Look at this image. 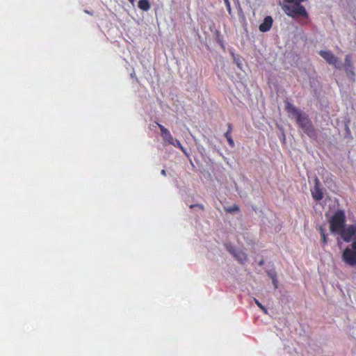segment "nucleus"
<instances>
[{
    "mask_svg": "<svg viewBox=\"0 0 356 356\" xmlns=\"http://www.w3.org/2000/svg\"><path fill=\"white\" fill-rule=\"evenodd\" d=\"M346 217L344 211L339 209L329 220L330 230L334 234L340 235L346 243H350L356 236V224L346 225Z\"/></svg>",
    "mask_w": 356,
    "mask_h": 356,
    "instance_id": "f257e3e1",
    "label": "nucleus"
},
{
    "mask_svg": "<svg viewBox=\"0 0 356 356\" xmlns=\"http://www.w3.org/2000/svg\"><path fill=\"white\" fill-rule=\"evenodd\" d=\"M286 112L296 118L298 125L309 138H316V133L312 121L305 113L298 110L291 103L287 102L285 105Z\"/></svg>",
    "mask_w": 356,
    "mask_h": 356,
    "instance_id": "f03ea898",
    "label": "nucleus"
},
{
    "mask_svg": "<svg viewBox=\"0 0 356 356\" xmlns=\"http://www.w3.org/2000/svg\"><path fill=\"white\" fill-rule=\"evenodd\" d=\"M306 0H284V3L288 4H283L282 8L284 12L289 17L293 18L302 16L305 18L308 17V13L305 8L301 5V2Z\"/></svg>",
    "mask_w": 356,
    "mask_h": 356,
    "instance_id": "7ed1b4c3",
    "label": "nucleus"
},
{
    "mask_svg": "<svg viewBox=\"0 0 356 356\" xmlns=\"http://www.w3.org/2000/svg\"><path fill=\"white\" fill-rule=\"evenodd\" d=\"M342 261L348 266H356V236H355L350 247H346L341 254Z\"/></svg>",
    "mask_w": 356,
    "mask_h": 356,
    "instance_id": "20e7f679",
    "label": "nucleus"
},
{
    "mask_svg": "<svg viewBox=\"0 0 356 356\" xmlns=\"http://www.w3.org/2000/svg\"><path fill=\"white\" fill-rule=\"evenodd\" d=\"M319 54L330 65H333L336 68L340 69L342 66L341 63L330 51H321Z\"/></svg>",
    "mask_w": 356,
    "mask_h": 356,
    "instance_id": "39448f33",
    "label": "nucleus"
},
{
    "mask_svg": "<svg viewBox=\"0 0 356 356\" xmlns=\"http://www.w3.org/2000/svg\"><path fill=\"white\" fill-rule=\"evenodd\" d=\"M320 181L318 177L314 179V186L311 189V193L313 198L316 201H320L323 198V193L320 187Z\"/></svg>",
    "mask_w": 356,
    "mask_h": 356,
    "instance_id": "423d86ee",
    "label": "nucleus"
},
{
    "mask_svg": "<svg viewBox=\"0 0 356 356\" xmlns=\"http://www.w3.org/2000/svg\"><path fill=\"white\" fill-rule=\"evenodd\" d=\"M273 19L272 18L271 16H266L263 22L259 25V30L261 31V32H267L268 31L272 26H273Z\"/></svg>",
    "mask_w": 356,
    "mask_h": 356,
    "instance_id": "0eeeda50",
    "label": "nucleus"
},
{
    "mask_svg": "<svg viewBox=\"0 0 356 356\" xmlns=\"http://www.w3.org/2000/svg\"><path fill=\"white\" fill-rule=\"evenodd\" d=\"M344 67L345 70L348 76L353 77L355 75L354 71H353V65L351 60V56L350 55H346L345 57V62H344Z\"/></svg>",
    "mask_w": 356,
    "mask_h": 356,
    "instance_id": "6e6552de",
    "label": "nucleus"
},
{
    "mask_svg": "<svg viewBox=\"0 0 356 356\" xmlns=\"http://www.w3.org/2000/svg\"><path fill=\"white\" fill-rule=\"evenodd\" d=\"M159 128L161 131V136L162 138L170 143L174 138L171 135L170 132L168 129H167L164 126L161 124L157 123Z\"/></svg>",
    "mask_w": 356,
    "mask_h": 356,
    "instance_id": "1a4fd4ad",
    "label": "nucleus"
},
{
    "mask_svg": "<svg viewBox=\"0 0 356 356\" xmlns=\"http://www.w3.org/2000/svg\"><path fill=\"white\" fill-rule=\"evenodd\" d=\"M229 252L236 257V259L241 264L247 260V255L241 250H229Z\"/></svg>",
    "mask_w": 356,
    "mask_h": 356,
    "instance_id": "9d476101",
    "label": "nucleus"
},
{
    "mask_svg": "<svg viewBox=\"0 0 356 356\" xmlns=\"http://www.w3.org/2000/svg\"><path fill=\"white\" fill-rule=\"evenodd\" d=\"M318 231L320 232L321 235V242L323 245H326L327 244L328 239L325 229L322 226H319L318 227Z\"/></svg>",
    "mask_w": 356,
    "mask_h": 356,
    "instance_id": "9b49d317",
    "label": "nucleus"
},
{
    "mask_svg": "<svg viewBox=\"0 0 356 356\" xmlns=\"http://www.w3.org/2000/svg\"><path fill=\"white\" fill-rule=\"evenodd\" d=\"M140 9L144 11H147L150 8V4L148 0H140L138 3Z\"/></svg>",
    "mask_w": 356,
    "mask_h": 356,
    "instance_id": "f8f14e48",
    "label": "nucleus"
},
{
    "mask_svg": "<svg viewBox=\"0 0 356 356\" xmlns=\"http://www.w3.org/2000/svg\"><path fill=\"white\" fill-rule=\"evenodd\" d=\"M169 144L177 147V148H179L180 149H181L184 152H185V149L184 148V147L182 146V145L181 144V143L179 142V140H178L177 139H173Z\"/></svg>",
    "mask_w": 356,
    "mask_h": 356,
    "instance_id": "ddd939ff",
    "label": "nucleus"
},
{
    "mask_svg": "<svg viewBox=\"0 0 356 356\" xmlns=\"http://www.w3.org/2000/svg\"><path fill=\"white\" fill-rule=\"evenodd\" d=\"M225 210L227 213H232L236 211H239V207L237 205H234L233 207H225Z\"/></svg>",
    "mask_w": 356,
    "mask_h": 356,
    "instance_id": "4468645a",
    "label": "nucleus"
},
{
    "mask_svg": "<svg viewBox=\"0 0 356 356\" xmlns=\"http://www.w3.org/2000/svg\"><path fill=\"white\" fill-rule=\"evenodd\" d=\"M224 2L225 3V6L227 7L228 13L229 14H231L232 13V8H231V4H230V2H229V0H224Z\"/></svg>",
    "mask_w": 356,
    "mask_h": 356,
    "instance_id": "2eb2a0df",
    "label": "nucleus"
},
{
    "mask_svg": "<svg viewBox=\"0 0 356 356\" xmlns=\"http://www.w3.org/2000/svg\"><path fill=\"white\" fill-rule=\"evenodd\" d=\"M255 302L257 305V306L261 308L265 313H267V309L265 307H264L261 303H260L257 300L255 299Z\"/></svg>",
    "mask_w": 356,
    "mask_h": 356,
    "instance_id": "dca6fc26",
    "label": "nucleus"
},
{
    "mask_svg": "<svg viewBox=\"0 0 356 356\" xmlns=\"http://www.w3.org/2000/svg\"><path fill=\"white\" fill-rule=\"evenodd\" d=\"M227 142H228V143H229L230 147H234L235 144H234V140H233L232 137L229 138H227Z\"/></svg>",
    "mask_w": 356,
    "mask_h": 356,
    "instance_id": "f3484780",
    "label": "nucleus"
},
{
    "mask_svg": "<svg viewBox=\"0 0 356 356\" xmlns=\"http://www.w3.org/2000/svg\"><path fill=\"white\" fill-rule=\"evenodd\" d=\"M273 283L275 289L277 288L278 282L275 277H273Z\"/></svg>",
    "mask_w": 356,
    "mask_h": 356,
    "instance_id": "a211bd4d",
    "label": "nucleus"
},
{
    "mask_svg": "<svg viewBox=\"0 0 356 356\" xmlns=\"http://www.w3.org/2000/svg\"><path fill=\"white\" fill-rule=\"evenodd\" d=\"M195 207H199L200 209H201L202 210H204V207L202 204H195V205H191V208H193Z\"/></svg>",
    "mask_w": 356,
    "mask_h": 356,
    "instance_id": "6ab92c4d",
    "label": "nucleus"
},
{
    "mask_svg": "<svg viewBox=\"0 0 356 356\" xmlns=\"http://www.w3.org/2000/svg\"><path fill=\"white\" fill-rule=\"evenodd\" d=\"M227 128H228V129H227V132H231V133H232V124H231V123H228V124H227Z\"/></svg>",
    "mask_w": 356,
    "mask_h": 356,
    "instance_id": "aec40b11",
    "label": "nucleus"
},
{
    "mask_svg": "<svg viewBox=\"0 0 356 356\" xmlns=\"http://www.w3.org/2000/svg\"><path fill=\"white\" fill-rule=\"evenodd\" d=\"M225 137L226 138V139L227 138H232V133L231 132H226L225 134Z\"/></svg>",
    "mask_w": 356,
    "mask_h": 356,
    "instance_id": "412c9836",
    "label": "nucleus"
},
{
    "mask_svg": "<svg viewBox=\"0 0 356 356\" xmlns=\"http://www.w3.org/2000/svg\"><path fill=\"white\" fill-rule=\"evenodd\" d=\"M268 275L271 277L272 280H273V277H276L275 273H268Z\"/></svg>",
    "mask_w": 356,
    "mask_h": 356,
    "instance_id": "4be33fe9",
    "label": "nucleus"
},
{
    "mask_svg": "<svg viewBox=\"0 0 356 356\" xmlns=\"http://www.w3.org/2000/svg\"><path fill=\"white\" fill-rule=\"evenodd\" d=\"M161 175H163V176H165L166 175V171L165 170H162L161 172Z\"/></svg>",
    "mask_w": 356,
    "mask_h": 356,
    "instance_id": "5701e85b",
    "label": "nucleus"
},
{
    "mask_svg": "<svg viewBox=\"0 0 356 356\" xmlns=\"http://www.w3.org/2000/svg\"><path fill=\"white\" fill-rule=\"evenodd\" d=\"M264 264V260H261L259 262V266H262Z\"/></svg>",
    "mask_w": 356,
    "mask_h": 356,
    "instance_id": "b1692460",
    "label": "nucleus"
},
{
    "mask_svg": "<svg viewBox=\"0 0 356 356\" xmlns=\"http://www.w3.org/2000/svg\"><path fill=\"white\" fill-rule=\"evenodd\" d=\"M85 13H88V14H89V15H92V13H90V11H88V10H85Z\"/></svg>",
    "mask_w": 356,
    "mask_h": 356,
    "instance_id": "393cba45",
    "label": "nucleus"
},
{
    "mask_svg": "<svg viewBox=\"0 0 356 356\" xmlns=\"http://www.w3.org/2000/svg\"><path fill=\"white\" fill-rule=\"evenodd\" d=\"M130 3H133L134 0H128Z\"/></svg>",
    "mask_w": 356,
    "mask_h": 356,
    "instance_id": "a878e982",
    "label": "nucleus"
}]
</instances>
